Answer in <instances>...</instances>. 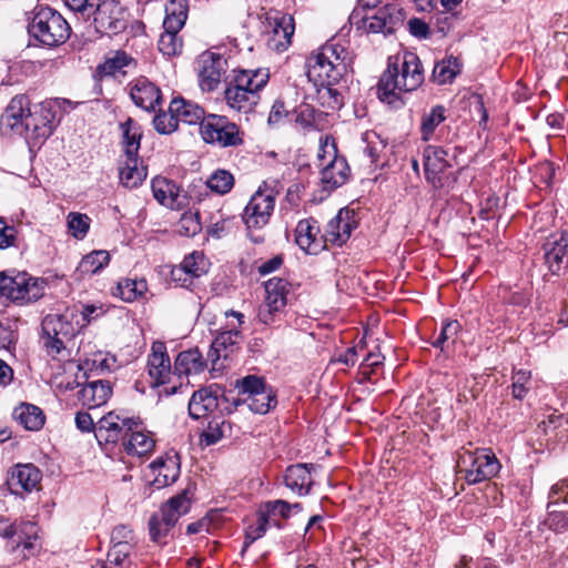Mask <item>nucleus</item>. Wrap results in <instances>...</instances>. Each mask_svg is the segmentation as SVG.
<instances>
[{
    "mask_svg": "<svg viewBox=\"0 0 568 568\" xmlns=\"http://www.w3.org/2000/svg\"><path fill=\"white\" fill-rule=\"evenodd\" d=\"M424 82V69L418 55L405 51L402 58H388L387 69L383 72L377 88L378 98L390 102L403 92L417 90Z\"/></svg>",
    "mask_w": 568,
    "mask_h": 568,
    "instance_id": "obj_1",
    "label": "nucleus"
},
{
    "mask_svg": "<svg viewBox=\"0 0 568 568\" xmlns=\"http://www.w3.org/2000/svg\"><path fill=\"white\" fill-rule=\"evenodd\" d=\"M234 73L224 90L225 102L233 111L250 114L260 102V91L268 82V70H239Z\"/></svg>",
    "mask_w": 568,
    "mask_h": 568,
    "instance_id": "obj_2",
    "label": "nucleus"
},
{
    "mask_svg": "<svg viewBox=\"0 0 568 568\" xmlns=\"http://www.w3.org/2000/svg\"><path fill=\"white\" fill-rule=\"evenodd\" d=\"M27 30L37 45L45 48H57L65 43L71 34L67 19L45 4H37L30 12Z\"/></svg>",
    "mask_w": 568,
    "mask_h": 568,
    "instance_id": "obj_3",
    "label": "nucleus"
},
{
    "mask_svg": "<svg viewBox=\"0 0 568 568\" xmlns=\"http://www.w3.org/2000/svg\"><path fill=\"white\" fill-rule=\"evenodd\" d=\"M348 52L334 42H327L312 52L306 60V74L311 82L317 84H337L348 71Z\"/></svg>",
    "mask_w": 568,
    "mask_h": 568,
    "instance_id": "obj_4",
    "label": "nucleus"
},
{
    "mask_svg": "<svg viewBox=\"0 0 568 568\" xmlns=\"http://www.w3.org/2000/svg\"><path fill=\"white\" fill-rule=\"evenodd\" d=\"M194 487L189 485L178 495L171 497L159 511L149 519V532L151 540L159 544H166V538L179 518L190 510Z\"/></svg>",
    "mask_w": 568,
    "mask_h": 568,
    "instance_id": "obj_5",
    "label": "nucleus"
},
{
    "mask_svg": "<svg viewBox=\"0 0 568 568\" xmlns=\"http://www.w3.org/2000/svg\"><path fill=\"white\" fill-rule=\"evenodd\" d=\"M77 334L74 325L64 315L49 314L41 323L40 342L52 359L69 356L67 343Z\"/></svg>",
    "mask_w": 568,
    "mask_h": 568,
    "instance_id": "obj_6",
    "label": "nucleus"
},
{
    "mask_svg": "<svg viewBox=\"0 0 568 568\" xmlns=\"http://www.w3.org/2000/svg\"><path fill=\"white\" fill-rule=\"evenodd\" d=\"M275 206V192L271 187H262L251 196L243 213V221L248 231V237L253 243H263L264 236L254 235L253 231L262 230L268 224Z\"/></svg>",
    "mask_w": 568,
    "mask_h": 568,
    "instance_id": "obj_7",
    "label": "nucleus"
},
{
    "mask_svg": "<svg viewBox=\"0 0 568 568\" xmlns=\"http://www.w3.org/2000/svg\"><path fill=\"white\" fill-rule=\"evenodd\" d=\"M426 181L437 190H450L457 182V174L447 172L452 168L448 151L440 145H427L423 151Z\"/></svg>",
    "mask_w": 568,
    "mask_h": 568,
    "instance_id": "obj_8",
    "label": "nucleus"
},
{
    "mask_svg": "<svg viewBox=\"0 0 568 568\" xmlns=\"http://www.w3.org/2000/svg\"><path fill=\"white\" fill-rule=\"evenodd\" d=\"M458 467L466 483L475 485L495 477L500 463L490 449L466 450L459 456Z\"/></svg>",
    "mask_w": 568,
    "mask_h": 568,
    "instance_id": "obj_9",
    "label": "nucleus"
},
{
    "mask_svg": "<svg viewBox=\"0 0 568 568\" xmlns=\"http://www.w3.org/2000/svg\"><path fill=\"white\" fill-rule=\"evenodd\" d=\"M200 133L205 143L221 148H237L244 143V132L224 115L207 114Z\"/></svg>",
    "mask_w": 568,
    "mask_h": 568,
    "instance_id": "obj_10",
    "label": "nucleus"
},
{
    "mask_svg": "<svg viewBox=\"0 0 568 568\" xmlns=\"http://www.w3.org/2000/svg\"><path fill=\"white\" fill-rule=\"evenodd\" d=\"M26 119V134L29 144H39L50 138L59 124L45 101L31 105L29 102Z\"/></svg>",
    "mask_w": 568,
    "mask_h": 568,
    "instance_id": "obj_11",
    "label": "nucleus"
},
{
    "mask_svg": "<svg viewBox=\"0 0 568 568\" xmlns=\"http://www.w3.org/2000/svg\"><path fill=\"white\" fill-rule=\"evenodd\" d=\"M43 295V285L27 273L14 276L0 274V296L24 304L36 302Z\"/></svg>",
    "mask_w": 568,
    "mask_h": 568,
    "instance_id": "obj_12",
    "label": "nucleus"
},
{
    "mask_svg": "<svg viewBox=\"0 0 568 568\" xmlns=\"http://www.w3.org/2000/svg\"><path fill=\"white\" fill-rule=\"evenodd\" d=\"M93 26L99 34H119L128 27V13L115 0H104L92 9Z\"/></svg>",
    "mask_w": 568,
    "mask_h": 568,
    "instance_id": "obj_13",
    "label": "nucleus"
},
{
    "mask_svg": "<svg viewBox=\"0 0 568 568\" xmlns=\"http://www.w3.org/2000/svg\"><path fill=\"white\" fill-rule=\"evenodd\" d=\"M134 418H122L114 412H110L97 422L95 438L99 445L106 452L120 444L122 446L128 434V428Z\"/></svg>",
    "mask_w": 568,
    "mask_h": 568,
    "instance_id": "obj_14",
    "label": "nucleus"
},
{
    "mask_svg": "<svg viewBox=\"0 0 568 568\" xmlns=\"http://www.w3.org/2000/svg\"><path fill=\"white\" fill-rule=\"evenodd\" d=\"M404 20V10L396 3H387L377 9L373 14H366L362 22L365 31L387 36L394 33L397 28L403 26Z\"/></svg>",
    "mask_w": 568,
    "mask_h": 568,
    "instance_id": "obj_15",
    "label": "nucleus"
},
{
    "mask_svg": "<svg viewBox=\"0 0 568 568\" xmlns=\"http://www.w3.org/2000/svg\"><path fill=\"white\" fill-rule=\"evenodd\" d=\"M29 98L26 94L13 97L0 118V132L3 136H23Z\"/></svg>",
    "mask_w": 568,
    "mask_h": 568,
    "instance_id": "obj_16",
    "label": "nucleus"
},
{
    "mask_svg": "<svg viewBox=\"0 0 568 568\" xmlns=\"http://www.w3.org/2000/svg\"><path fill=\"white\" fill-rule=\"evenodd\" d=\"M545 263L554 275L568 265V234H552L542 245Z\"/></svg>",
    "mask_w": 568,
    "mask_h": 568,
    "instance_id": "obj_17",
    "label": "nucleus"
},
{
    "mask_svg": "<svg viewBox=\"0 0 568 568\" xmlns=\"http://www.w3.org/2000/svg\"><path fill=\"white\" fill-rule=\"evenodd\" d=\"M356 226L354 211L347 207L341 209L336 216L327 223L323 235L324 242L341 246L349 239Z\"/></svg>",
    "mask_w": 568,
    "mask_h": 568,
    "instance_id": "obj_18",
    "label": "nucleus"
},
{
    "mask_svg": "<svg viewBox=\"0 0 568 568\" xmlns=\"http://www.w3.org/2000/svg\"><path fill=\"white\" fill-rule=\"evenodd\" d=\"M225 60L211 52L203 53L199 60V83L202 91L212 92L221 82Z\"/></svg>",
    "mask_w": 568,
    "mask_h": 568,
    "instance_id": "obj_19",
    "label": "nucleus"
},
{
    "mask_svg": "<svg viewBox=\"0 0 568 568\" xmlns=\"http://www.w3.org/2000/svg\"><path fill=\"white\" fill-rule=\"evenodd\" d=\"M128 430L122 444L123 450L128 455L141 457L153 450L155 442L150 436V433L143 429V423L140 418H134Z\"/></svg>",
    "mask_w": 568,
    "mask_h": 568,
    "instance_id": "obj_20",
    "label": "nucleus"
},
{
    "mask_svg": "<svg viewBox=\"0 0 568 568\" xmlns=\"http://www.w3.org/2000/svg\"><path fill=\"white\" fill-rule=\"evenodd\" d=\"M223 389L214 384L193 393L189 402V414L193 419H200L219 407Z\"/></svg>",
    "mask_w": 568,
    "mask_h": 568,
    "instance_id": "obj_21",
    "label": "nucleus"
},
{
    "mask_svg": "<svg viewBox=\"0 0 568 568\" xmlns=\"http://www.w3.org/2000/svg\"><path fill=\"white\" fill-rule=\"evenodd\" d=\"M151 187L154 199L164 206L180 210L186 203V196L182 194L181 187L172 180L156 176L152 180Z\"/></svg>",
    "mask_w": 568,
    "mask_h": 568,
    "instance_id": "obj_22",
    "label": "nucleus"
},
{
    "mask_svg": "<svg viewBox=\"0 0 568 568\" xmlns=\"http://www.w3.org/2000/svg\"><path fill=\"white\" fill-rule=\"evenodd\" d=\"M320 232V225L315 219L301 220L295 229V242L303 251L316 254L324 247Z\"/></svg>",
    "mask_w": 568,
    "mask_h": 568,
    "instance_id": "obj_23",
    "label": "nucleus"
},
{
    "mask_svg": "<svg viewBox=\"0 0 568 568\" xmlns=\"http://www.w3.org/2000/svg\"><path fill=\"white\" fill-rule=\"evenodd\" d=\"M41 478L42 474L34 465H17L8 479V485L14 494L30 493L38 487Z\"/></svg>",
    "mask_w": 568,
    "mask_h": 568,
    "instance_id": "obj_24",
    "label": "nucleus"
},
{
    "mask_svg": "<svg viewBox=\"0 0 568 568\" xmlns=\"http://www.w3.org/2000/svg\"><path fill=\"white\" fill-rule=\"evenodd\" d=\"M313 464H295L285 470V486L298 496H306L313 486L312 470Z\"/></svg>",
    "mask_w": 568,
    "mask_h": 568,
    "instance_id": "obj_25",
    "label": "nucleus"
},
{
    "mask_svg": "<svg viewBox=\"0 0 568 568\" xmlns=\"http://www.w3.org/2000/svg\"><path fill=\"white\" fill-rule=\"evenodd\" d=\"M111 395V383L104 379H97L84 384L78 393V398L83 406L91 409L106 404Z\"/></svg>",
    "mask_w": 568,
    "mask_h": 568,
    "instance_id": "obj_26",
    "label": "nucleus"
},
{
    "mask_svg": "<svg viewBox=\"0 0 568 568\" xmlns=\"http://www.w3.org/2000/svg\"><path fill=\"white\" fill-rule=\"evenodd\" d=\"M148 366L149 375L156 385H163L168 382L171 374V363L164 343H153L152 353L149 355Z\"/></svg>",
    "mask_w": 568,
    "mask_h": 568,
    "instance_id": "obj_27",
    "label": "nucleus"
},
{
    "mask_svg": "<svg viewBox=\"0 0 568 568\" xmlns=\"http://www.w3.org/2000/svg\"><path fill=\"white\" fill-rule=\"evenodd\" d=\"M134 104L145 111H153L162 101L160 89L145 78L138 79L131 88Z\"/></svg>",
    "mask_w": 568,
    "mask_h": 568,
    "instance_id": "obj_28",
    "label": "nucleus"
},
{
    "mask_svg": "<svg viewBox=\"0 0 568 568\" xmlns=\"http://www.w3.org/2000/svg\"><path fill=\"white\" fill-rule=\"evenodd\" d=\"M119 164L120 183L126 189H135L148 175L140 156H122Z\"/></svg>",
    "mask_w": 568,
    "mask_h": 568,
    "instance_id": "obj_29",
    "label": "nucleus"
},
{
    "mask_svg": "<svg viewBox=\"0 0 568 568\" xmlns=\"http://www.w3.org/2000/svg\"><path fill=\"white\" fill-rule=\"evenodd\" d=\"M170 112L175 114L178 123L181 121L190 125L200 124V129L207 116L202 106L183 98H175L171 101Z\"/></svg>",
    "mask_w": 568,
    "mask_h": 568,
    "instance_id": "obj_30",
    "label": "nucleus"
},
{
    "mask_svg": "<svg viewBox=\"0 0 568 568\" xmlns=\"http://www.w3.org/2000/svg\"><path fill=\"white\" fill-rule=\"evenodd\" d=\"M349 168L345 159L334 158L321 171V181L325 190H335L342 186L348 178Z\"/></svg>",
    "mask_w": 568,
    "mask_h": 568,
    "instance_id": "obj_31",
    "label": "nucleus"
},
{
    "mask_svg": "<svg viewBox=\"0 0 568 568\" xmlns=\"http://www.w3.org/2000/svg\"><path fill=\"white\" fill-rule=\"evenodd\" d=\"M294 30L295 26L293 17L290 14H283L275 21L272 36L267 41L268 47L277 52L285 51L291 44Z\"/></svg>",
    "mask_w": 568,
    "mask_h": 568,
    "instance_id": "obj_32",
    "label": "nucleus"
},
{
    "mask_svg": "<svg viewBox=\"0 0 568 568\" xmlns=\"http://www.w3.org/2000/svg\"><path fill=\"white\" fill-rule=\"evenodd\" d=\"M122 133L121 144L123 148L122 156H139L143 131L141 125L132 118H128L119 124Z\"/></svg>",
    "mask_w": 568,
    "mask_h": 568,
    "instance_id": "obj_33",
    "label": "nucleus"
},
{
    "mask_svg": "<svg viewBox=\"0 0 568 568\" xmlns=\"http://www.w3.org/2000/svg\"><path fill=\"white\" fill-rule=\"evenodd\" d=\"M12 417L23 428L31 432L40 430L45 423V415L43 410L29 403H21L12 412Z\"/></svg>",
    "mask_w": 568,
    "mask_h": 568,
    "instance_id": "obj_34",
    "label": "nucleus"
},
{
    "mask_svg": "<svg viewBox=\"0 0 568 568\" xmlns=\"http://www.w3.org/2000/svg\"><path fill=\"white\" fill-rule=\"evenodd\" d=\"M38 538V527L29 520H16L13 538L10 540L8 549L16 551L22 547L23 550L31 552L34 548L33 541Z\"/></svg>",
    "mask_w": 568,
    "mask_h": 568,
    "instance_id": "obj_35",
    "label": "nucleus"
},
{
    "mask_svg": "<svg viewBox=\"0 0 568 568\" xmlns=\"http://www.w3.org/2000/svg\"><path fill=\"white\" fill-rule=\"evenodd\" d=\"M206 363L199 348H190L179 353L174 363V371L178 375L189 376L204 371Z\"/></svg>",
    "mask_w": 568,
    "mask_h": 568,
    "instance_id": "obj_36",
    "label": "nucleus"
},
{
    "mask_svg": "<svg viewBox=\"0 0 568 568\" xmlns=\"http://www.w3.org/2000/svg\"><path fill=\"white\" fill-rule=\"evenodd\" d=\"M241 337V331L237 328H231L220 333L211 345L209 357L213 362V368L215 367V361L220 357L227 358L233 352Z\"/></svg>",
    "mask_w": 568,
    "mask_h": 568,
    "instance_id": "obj_37",
    "label": "nucleus"
},
{
    "mask_svg": "<svg viewBox=\"0 0 568 568\" xmlns=\"http://www.w3.org/2000/svg\"><path fill=\"white\" fill-rule=\"evenodd\" d=\"M109 262L110 255L106 251H93L82 257L75 270V275L79 280H83L100 272Z\"/></svg>",
    "mask_w": 568,
    "mask_h": 568,
    "instance_id": "obj_38",
    "label": "nucleus"
},
{
    "mask_svg": "<svg viewBox=\"0 0 568 568\" xmlns=\"http://www.w3.org/2000/svg\"><path fill=\"white\" fill-rule=\"evenodd\" d=\"M240 402L246 403L248 408L256 414H266L272 408H274L277 404L276 394L271 386H266L252 397H243L234 402L235 405H239Z\"/></svg>",
    "mask_w": 568,
    "mask_h": 568,
    "instance_id": "obj_39",
    "label": "nucleus"
},
{
    "mask_svg": "<svg viewBox=\"0 0 568 568\" xmlns=\"http://www.w3.org/2000/svg\"><path fill=\"white\" fill-rule=\"evenodd\" d=\"M187 18L186 0H171L165 6L164 30H181Z\"/></svg>",
    "mask_w": 568,
    "mask_h": 568,
    "instance_id": "obj_40",
    "label": "nucleus"
},
{
    "mask_svg": "<svg viewBox=\"0 0 568 568\" xmlns=\"http://www.w3.org/2000/svg\"><path fill=\"white\" fill-rule=\"evenodd\" d=\"M148 291V283L144 278H122L118 282L114 295L124 302H133Z\"/></svg>",
    "mask_w": 568,
    "mask_h": 568,
    "instance_id": "obj_41",
    "label": "nucleus"
},
{
    "mask_svg": "<svg viewBox=\"0 0 568 568\" xmlns=\"http://www.w3.org/2000/svg\"><path fill=\"white\" fill-rule=\"evenodd\" d=\"M291 284L282 277H272L264 283L265 300L272 304L286 306Z\"/></svg>",
    "mask_w": 568,
    "mask_h": 568,
    "instance_id": "obj_42",
    "label": "nucleus"
},
{
    "mask_svg": "<svg viewBox=\"0 0 568 568\" xmlns=\"http://www.w3.org/2000/svg\"><path fill=\"white\" fill-rule=\"evenodd\" d=\"M446 120V109L438 104L433 106L429 112H425L420 121V134L423 141H428L433 136L436 128Z\"/></svg>",
    "mask_w": 568,
    "mask_h": 568,
    "instance_id": "obj_43",
    "label": "nucleus"
},
{
    "mask_svg": "<svg viewBox=\"0 0 568 568\" xmlns=\"http://www.w3.org/2000/svg\"><path fill=\"white\" fill-rule=\"evenodd\" d=\"M460 72V63L457 58L449 57L437 62L433 69V81L438 84L452 82Z\"/></svg>",
    "mask_w": 568,
    "mask_h": 568,
    "instance_id": "obj_44",
    "label": "nucleus"
},
{
    "mask_svg": "<svg viewBox=\"0 0 568 568\" xmlns=\"http://www.w3.org/2000/svg\"><path fill=\"white\" fill-rule=\"evenodd\" d=\"M317 85L320 87L317 89V100L321 106L326 110V113L339 110L343 105V95L334 88L335 84Z\"/></svg>",
    "mask_w": 568,
    "mask_h": 568,
    "instance_id": "obj_45",
    "label": "nucleus"
},
{
    "mask_svg": "<svg viewBox=\"0 0 568 568\" xmlns=\"http://www.w3.org/2000/svg\"><path fill=\"white\" fill-rule=\"evenodd\" d=\"M206 185L212 192L224 195L233 189L234 176L230 171L219 169L207 179Z\"/></svg>",
    "mask_w": 568,
    "mask_h": 568,
    "instance_id": "obj_46",
    "label": "nucleus"
},
{
    "mask_svg": "<svg viewBox=\"0 0 568 568\" xmlns=\"http://www.w3.org/2000/svg\"><path fill=\"white\" fill-rule=\"evenodd\" d=\"M150 467L158 471L155 483L159 487L173 484L179 476V467L173 462L170 466L162 458H158L151 463Z\"/></svg>",
    "mask_w": 568,
    "mask_h": 568,
    "instance_id": "obj_47",
    "label": "nucleus"
},
{
    "mask_svg": "<svg viewBox=\"0 0 568 568\" xmlns=\"http://www.w3.org/2000/svg\"><path fill=\"white\" fill-rule=\"evenodd\" d=\"M561 504L560 500H549L547 504V525L551 530L562 532L568 529V510H559L557 507Z\"/></svg>",
    "mask_w": 568,
    "mask_h": 568,
    "instance_id": "obj_48",
    "label": "nucleus"
},
{
    "mask_svg": "<svg viewBox=\"0 0 568 568\" xmlns=\"http://www.w3.org/2000/svg\"><path fill=\"white\" fill-rule=\"evenodd\" d=\"M268 527L270 519L258 509L256 523L250 525L245 531V538L241 550L242 556L255 540L265 535Z\"/></svg>",
    "mask_w": 568,
    "mask_h": 568,
    "instance_id": "obj_49",
    "label": "nucleus"
},
{
    "mask_svg": "<svg viewBox=\"0 0 568 568\" xmlns=\"http://www.w3.org/2000/svg\"><path fill=\"white\" fill-rule=\"evenodd\" d=\"M133 546L121 544L119 546L112 545L108 551L106 558L111 566L116 568H130L132 565L131 552Z\"/></svg>",
    "mask_w": 568,
    "mask_h": 568,
    "instance_id": "obj_50",
    "label": "nucleus"
},
{
    "mask_svg": "<svg viewBox=\"0 0 568 568\" xmlns=\"http://www.w3.org/2000/svg\"><path fill=\"white\" fill-rule=\"evenodd\" d=\"M180 30H164L158 41L159 50L168 57L176 55L182 50V40L178 33Z\"/></svg>",
    "mask_w": 568,
    "mask_h": 568,
    "instance_id": "obj_51",
    "label": "nucleus"
},
{
    "mask_svg": "<svg viewBox=\"0 0 568 568\" xmlns=\"http://www.w3.org/2000/svg\"><path fill=\"white\" fill-rule=\"evenodd\" d=\"M268 386L263 377L256 375H247L242 379H237L235 387L239 389V395L243 397H252L263 388Z\"/></svg>",
    "mask_w": 568,
    "mask_h": 568,
    "instance_id": "obj_52",
    "label": "nucleus"
},
{
    "mask_svg": "<svg viewBox=\"0 0 568 568\" xmlns=\"http://www.w3.org/2000/svg\"><path fill=\"white\" fill-rule=\"evenodd\" d=\"M462 329V325L456 320H445L442 324L440 332L436 339L432 343L434 347L445 349V344L452 341L455 343V338Z\"/></svg>",
    "mask_w": 568,
    "mask_h": 568,
    "instance_id": "obj_53",
    "label": "nucleus"
},
{
    "mask_svg": "<svg viewBox=\"0 0 568 568\" xmlns=\"http://www.w3.org/2000/svg\"><path fill=\"white\" fill-rule=\"evenodd\" d=\"M68 227L73 237L82 240L89 232L90 217L87 214L71 212L67 217Z\"/></svg>",
    "mask_w": 568,
    "mask_h": 568,
    "instance_id": "obj_54",
    "label": "nucleus"
},
{
    "mask_svg": "<svg viewBox=\"0 0 568 568\" xmlns=\"http://www.w3.org/2000/svg\"><path fill=\"white\" fill-rule=\"evenodd\" d=\"M511 395L516 399H524L530 389L531 373L526 369H519L513 375Z\"/></svg>",
    "mask_w": 568,
    "mask_h": 568,
    "instance_id": "obj_55",
    "label": "nucleus"
},
{
    "mask_svg": "<svg viewBox=\"0 0 568 568\" xmlns=\"http://www.w3.org/2000/svg\"><path fill=\"white\" fill-rule=\"evenodd\" d=\"M181 266L186 271V273L194 280L199 278L202 274L206 272L205 270V261L202 253L196 251L186 255L181 262Z\"/></svg>",
    "mask_w": 568,
    "mask_h": 568,
    "instance_id": "obj_56",
    "label": "nucleus"
},
{
    "mask_svg": "<svg viewBox=\"0 0 568 568\" xmlns=\"http://www.w3.org/2000/svg\"><path fill=\"white\" fill-rule=\"evenodd\" d=\"M286 306H280L264 301L257 310V320L264 325L275 324L284 313Z\"/></svg>",
    "mask_w": 568,
    "mask_h": 568,
    "instance_id": "obj_57",
    "label": "nucleus"
},
{
    "mask_svg": "<svg viewBox=\"0 0 568 568\" xmlns=\"http://www.w3.org/2000/svg\"><path fill=\"white\" fill-rule=\"evenodd\" d=\"M201 230L202 225L197 213L186 212L181 216L179 221V233L181 235L195 236Z\"/></svg>",
    "mask_w": 568,
    "mask_h": 568,
    "instance_id": "obj_58",
    "label": "nucleus"
},
{
    "mask_svg": "<svg viewBox=\"0 0 568 568\" xmlns=\"http://www.w3.org/2000/svg\"><path fill=\"white\" fill-rule=\"evenodd\" d=\"M260 510L271 520L272 517L280 516L284 519L291 515L292 506L285 500L277 499L264 503Z\"/></svg>",
    "mask_w": 568,
    "mask_h": 568,
    "instance_id": "obj_59",
    "label": "nucleus"
},
{
    "mask_svg": "<svg viewBox=\"0 0 568 568\" xmlns=\"http://www.w3.org/2000/svg\"><path fill=\"white\" fill-rule=\"evenodd\" d=\"M154 130L160 134H171L178 129L175 114L169 112H160L153 119Z\"/></svg>",
    "mask_w": 568,
    "mask_h": 568,
    "instance_id": "obj_60",
    "label": "nucleus"
},
{
    "mask_svg": "<svg viewBox=\"0 0 568 568\" xmlns=\"http://www.w3.org/2000/svg\"><path fill=\"white\" fill-rule=\"evenodd\" d=\"M364 141L367 142L364 153L369 158L372 163H376L379 159L381 151L385 148L383 141H379V136L375 132L365 133Z\"/></svg>",
    "mask_w": 568,
    "mask_h": 568,
    "instance_id": "obj_61",
    "label": "nucleus"
},
{
    "mask_svg": "<svg viewBox=\"0 0 568 568\" xmlns=\"http://www.w3.org/2000/svg\"><path fill=\"white\" fill-rule=\"evenodd\" d=\"M45 103L59 123L65 113L70 112L78 105V102H72L71 100L63 98L49 99L45 100Z\"/></svg>",
    "mask_w": 568,
    "mask_h": 568,
    "instance_id": "obj_62",
    "label": "nucleus"
},
{
    "mask_svg": "<svg viewBox=\"0 0 568 568\" xmlns=\"http://www.w3.org/2000/svg\"><path fill=\"white\" fill-rule=\"evenodd\" d=\"M131 61V58L123 51H116L113 58L108 59L102 68L105 74H115L126 67Z\"/></svg>",
    "mask_w": 568,
    "mask_h": 568,
    "instance_id": "obj_63",
    "label": "nucleus"
},
{
    "mask_svg": "<svg viewBox=\"0 0 568 568\" xmlns=\"http://www.w3.org/2000/svg\"><path fill=\"white\" fill-rule=\"evenodd\" d=\"M63 2L71 11L84 20L91 17L92 9L94 8V3L91 0H63Z\"/></svg>",
    "mask_w": 568,
    "mask_h": 568,
    "instance_id": "obj_64",
    "label": "nucleus"
}]
</instances>
